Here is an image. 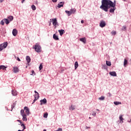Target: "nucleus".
I'll use <instances>...</instances> for the list:
<instances>
[{
	"mask_svg": "<svg viewBox=\"0 0 131 131\" xmlns=\"http://www.w3.org/2000/svg\"><path fill=\"white\" fill-rule=\"evenodd\" d=\"M80 41H82V42H83V43H86V39H85V37H83L80 39Z\"/></svg>",
	"mask_w": 131,
	"mask_h": 131,
	"instance_id": "obj_11",
	"label": "nucleus"
},
{
	"mask_svg": "<svg viewBox=\"0 0 131 131\" xmlns=\"http://www.w3.org/2000/svg\"><path fill=\"white\" fill-rule=\"evenodd\" d=\"M1 25H5V21H4V19L1 21Z\"/></svg>",
	"mask_w": 131,
	"mask_h": 131,
	"instance_id": "obj_38",
	"label": "nucleus"
},
{
	"mask_svg": "<svg viewBox=\"0 0 131 131\" xmlns=\"http://www.w3.org/2000/svg\"><path fill=\"white\" fill-rule=\"evenodd\" d=\"M4 2V0H0V3H2Z\"/></svg>",
	"mask_w": 131,
	"mask_h": 131,
	"instance_id": "obj_51",
	"label": "nucleus"
},
{
	"mask_svg": "<svg viewBox=\"0 0 131 131\" xmlns=\"http://www.w3.org/2000/svg\"><path fill=\"white\" fill-rule=\"evenodd\" d=\"M35 100H38V98H39V94L37 93L35 95L34 97Z\"/></svg>",
	"mask_w": 131,
	"mask_h": 131,
	"instance_id": "obj_22",
	"label": "nucleus"
},
{
	"mask_svg": "<svg viewBox=\"0 0 131 131\" xmlns=\"http://www.w3.org/2000/svg\"><path fill=\"white\" fill-rule=\"evenodd\" d=\"M7 67L5 66H0V70H2V69L3 70H5V69H6Z\"/></svg>",
	"mask_w": 131,
	"mask_h": 131,
	"instance_id": "obj_21",
	"label": "nucleus"
},
{
	"mask_svg": "<svg viewBox=\"0 0 131 131\" xmlns=\"http://www.w3.org/2000/svg\"><path fill=\"white\" fill-rule=\"evenodd\" d=\"M12 94L13 96H17V91L16 90H12Z\"/></svg>",
	"mask_w": 131,
	"mask_h": 131,
	"instance_id": "obj_19",
	"label": "nucleus"
},
{
	"mask_svg": "<svg viewBox=\"0 0 131 131\" xmlns=\"http://www.w3.org/2000/svg\"><path fill=\"white\" fill-rule=\"evenodd\" d=\"M63 6H64V2H60V3L58 4L57 7L58 8H61V7H63Z\"/></svg>",
	"mask_w": 131,
	"mask_h": 131,
	"instance_id": "obj_12",
	"label": "nucleus"
},
{
	"mask_svg": "<svg viewBox=\"0 0 131 131\" xmlns=\"http://www.w3.org/2000/svg\"><path fill=\"white\" fill-rule=\"evenodd\" d=\"M106 64L107 66H111V62H110L109 61H106Z\"/></svg>",
	"mask_w": 131,
	"mask_h": 131,
	"instance_id": "obj_30",
	"label": "nucleus"
},
{
	"mask_svg": "<svg viewBox=\"0 0 131 131\" xmlns=\"http://www.w3.org/2000/svg\"><path fill=\"white\" fill-rule=\"evenodd\" d=\"M43 131H47V130L46 129H44Z\"/></svg>",
	"mask_w": 131,
	"mask_h": 131,
	"instance_id": "obj_54",
	"label": "nucleus"
},
{
	"mask_svg": "<svg viewBox=\"0 0 131 131\" xmlns=\"http://www.w3.org/2000/svg\"><path fill=\"white\" fill-rule=\"evenodd\" d=\"M34 49L37 53H40L41 52V47L39 45L36 44L34 45Z\"/></svg>",
	"mask_w": 131,
	"mask_h": 131,
	"instance_id": "obj_3",
	"label": "nucleus"
},
{
	"mask_svg": "<svg viewBox=\"0 0 131 131\" xmlns=\"http://www.w3.org/2000/svg\"><path fill=\"white\" fill-rule=\"evenodd\" d=\"M15 105L16 104H15V103H13V105H12V106H11L12 109H13V108H14V107H15Z\"/></svg>",
	"mask_w": 131,
	"mask_h": 131,
	"instance_id": "obj_40",
	"label": "nucleus"
},
{
	"mask_svg": "<svg viewBox=\"0 0 131 131\" xmlns=\"http://www.w3.org/2000/svg\"><path fill=\"white\" fill-rule=\"evenodd\" d=\"M26 60L28 63H30V61H31V59L30 58V57L28 56H26Z\"/></svg>",
	"mask_w": 131,
	"mask_h": 131,
	"instance_id": "obj_15",
	"label": "nucleus"
},
{
	"mask_svg": "<svg viewBox=\"0 0 131 131\" xmlns=\"http://www.w3.org/2000/svg\"><path fill=\"white\" fill-rule=\"evenodd\" d=\"M24 111H25V113L27 115H29V108L27 106H25L24 108Z\"/></svg>",
	"mask_w": 131,
	"mask_h": 131,
	"instance_id": "obj_7",
	"label": "nucleus"
},
{
	"mask_svg": "<svg viewBox=\"0 0 131 131\" xmlns=\"http://www.w3.org/2000/svg\"><path fill=\"white\" fill-rule=\"evenodd\" d=\"M12 34L13 36H16L18 34V31L16 29H14L12 31Z\"/></svg>",
	"mask_w": 131,
	"mask_h": 131,
	"instance_id": "obj_9",
	"label": "nucleus"
},
{
	"mask_svg": "<svg viewBox=\"0 0 131 131\" xmlns=\"http://www.w3.org/2000/svg\"><path fill=\"white\" fill-rule=\"evenodd\" d=\"M122 30H123L124 31H125V30H126V27L123 26V27L122 28Z\"/></svg>",
	"mask_w": 131,
	"mask_h": 131,
	"instance_id": "obj_37",
	"label": "nucleus"
},
{
	"mask_svg": "<svg viewBox=\"0 0 131 131\" xmlns=\"http://www.w3.org/2000/svg\"><path fill=\"white\" fill-rule=\"evenodd\" d=\"M75 69L76 70L77 69V67H78V62H77V61H76L75 62Z\"/></svg>",
	"mask_w": 131,
	"mask_h": 131,
	"instance_id": "obj_24",
	"label": "nucleus"
},
{
	"mask_svg": "<svg viewBox=\"0 0 131 131\" xmlns=\"http://www.w3.org/2000/svg\"><path fill=\"white\" fill-rule=\"evenodd\" d=\"M18 131H23V130H18Z\"/></svg>",
	"mask_w": 131,
	"mask_h": 131,
	"instance_id": "obj_55",
	"label": "nucleus"
},
{
	"mask_svg": "<svg viewBox=\"0 0 131 131\" xmlns=\"http://www.w3.org/2000/svg\"><path fill=\"white\" fill-rule=\"evenodd\" d=\"M17 121L18 122H20V123H22V121L20 120H17Z\"/></svg>",
	"mask_w": 131,
	"mask_h": 131,
	"instance_id": "obj_45",
	"label": "nucleus"
},
{
	"mask_svg": "<svg viewBox=\"0 0 131 131\" xmlns=\"http://www.w3.org/2000/svg\"><path fill=\"white\" fill-rule=\"evenodd\" d=\"M92 119V118H91V117H89V119Z\"/></svg>",
	"mask_w": 131,
	"mask_h": 131,
	"instance_id": "obj_53",
	"label": "nucleus"
},
{
	"mask_svg": "<svg viewBox=\"0 0 131 131\" xmlns=\"http://www.w3.org/2000/svg\"><path fill=\"white\" fill-rule=\"evenodd\" d=\"M34 93H35V94H38V93H37V92H36V91H34Z\"/></svg>",
	"mask_w": 131,
	"mask_h": 131,
	"instance_id": "obj_49",
	"label": "nucleus"
},
{
	"mask_svg": "<svg viewBox=\"0 0 131 131\" xmlns=\"http://www.w3.org/2000/svg\"><path fill=\"white\" fill-rule=\"evenodd\" d=\"M96 110H97V111H99V110H98V109H97Z\"/></svg>",
	"mask_w": 131,
	"mask_h": 131,
	"instance_id": "obj_56",
	"label": "nucleus"
},
{
	"mask_svg": "<svg viewBox=\"0 0 131 131\" xmlns=\"http://www.w3.org/2000/svg\"><path fill=\"white\" fill-rule=\"evenodd\" d=\"M40 105L47 104V99L44 98L43 99H41V100H40Z\"/></svg>",
	"mask_w": 131,
	"mask_h": 131,
	"instance_id": "obj_8",
	"label": "nucleus"
},
{
	"mask_svg": "<svg viewBox=\"0 0 131 131\" xmlns=\"http://www.w3.org/2000/svg\"><path fill=\"white\" fill-rule=\"evenodd\" d=\"M31 8L33 11H35L36 10V7H35V6H34V5H32L31 6Z\"/></svg>",
	"mask_w": 131,
	"mask_h": 131,
	"instance_id": "obj_25",
	"label": "nucleus"
},
{
	"mask_svg": "<svg viewBox=\"0 0 131 131\" xmlns=\"http://www.w3.org/2000/svg\"><path fill=\"white\" fill-rule=\"evenodd\" d=\"M43 117H44V118H48V113H45L43 114Z\"/></svg>",
	"mask_w": 131,
	"mask_h": 131,
	"instance_id": "obj_34",
	"label": "nucleus"
},
{
	"mask_svg": "<svg viewBox=\"0 0 131 131\" xmlns=\"http://www.w3.org/2000/svg\"><path fill=\"white\" fill-rule=\"evenodd\" d=\"M21 126L23 127V130L24 131V129H26V127H25V125L24 124H21Z\"/></svg>",
	"mask_w": 131,
	"mask_h": 131,
	"instance_id": "obj_32",
	"label": "nucleus"
},
{
	"mask_svg": "<svg viewBox=\"0 0 131 131\" xmlns=\"http://www.w3.org/2000/svg\"><path fill=\"white\" fill-rule=\"evenodd\" d=\"M50 21H52L53 25L54 26H55V28H56V26L58 25V22L57 21V18L50 19Z\"/></svg>",
	"mask_w": 131,
	"mask_h": 131,
	"instance_id": "obj_4",
	"label": "nucleus"
},
{
	"mask_svg": "<svg viewBox=\"0 0 131 131\" xmlns=\"http://www.w3.org/2000/svg\"><path fill=\"white\" fill-rule=\"evenodd\" d=\"M25 1V0H23V1H21V3L23 4Z\"/></svg>",
	"mask_w": 131,
	"mask_h": 131,
	"instance_id": "obj_48",
	"label": "nucleus"
},
{
	"mask_svg": "<svg viewBox=\"0 0 131 131\" xmlns=\"http://www.w3.org/2000/svg\"><path fill=\"white\" fill-rule=\"evenodd\" d=\"M20 114L23 117V121H27V114H25L24 110H21Z\"/></svg>",
	"mask_w": 131,
	"mask_h": 131,
	"instance_id": "obj_2",
	"label": "nucleus"
},
{
	"mask_svg": "<svg viewBox=\"0 0 131 131\" xmlns=\"http://www.w3.org/2000/svg\"><path fill=\"white\" fill-rule=\"evenodd\" d=\"M8 19L10 22H11V21H13V20H14V17L13 16H10L8 17Z\"/></svg>",
	"mask_w": 131,
	"mask_h": 131,
	"instance_id": "obj_13",
	"label": "nucleus"
},
{
	"mask_svg": "<svg viewBox=\"0 0 131 131\" xmlns=\"http://www.w3.org/2000/svg\"><path fill=\"white\" fill-rule=\"evenodd\" d=\"M85 128H86V129H89V128H90V127L86 126Z\"/></svg>",
	"mask_w": 131,
	"mask_h": 131,
	"instance_id": "obj_46",
	"label": "nucleus"
},
{
	"mask_svg": "<svg viewBox=\"0 0 131 131\" xmlns=\"http://www.w3.org/2000/svg\"><path fill=\"white\" fill-rule=\"evenodd\" d=\"M105 99V97L104 96H101L99 98V100H100L101 101H103Z\"/></svg>",
	"mask_w": 131,
	"mask_h": 131,
	"instance_id": "obj_33",
	"label": "nucleus"
},
{
	"mask_svg": "<svg viewBox=\"0 0 131 131\" xmlns=\"http://www.w3.org/2000/svg\"><path fill=\"white\" fill-rule=\"evenodd\" d=\"M127 64V60L125 59L124 61V66L126 67Z\"/></svg>",
	"mask_w": 131,
	"mask_h": 131,
	"instance_id": "obj_31",
	"label": "nucleus"
},
{
	"mask_svg": "<svg viewBox=\"0 0 131 131\" xmlns=\"http://www.w3.org/2000/svg\"><path fill=\"white\" fill-rule=\"evenodd\" d=\"M103 68H104V69H107V66H103Z\"/></svg>",
	"mask_w": 131,
	"mask_h": 131,
	"instance_id": "obj_42",
	"label": "nucleus"
},
{
	"mask_svg": "<svg viewBox=\"0 0 131 131\" xmlns=\"http://www.w3.org/2000/svg\"><path fill=\"white\" fill-rule=\"evenodd\" d=\"M37 100H35V98L33 100V103H34L35 102V101H36Z\"/></svg>",
	"mask_w": 131,
	"mask_h": 131,
	"instance_id": "obj_50",
	"label": "nucleus"
},
{
	"mask_svg": "<svg viewBox=\"0 0 131 131\" xmlns=\"http://www.w3.org/2000/svg\"><path fill=\"white\" fill-rule=\"evenodd\" d=\"M101 6H100V8L103 10L105 12H108V9H110V13H114V11L116 9V1H114V3L110 0H102Z\"/></svg>",
	"mask_w": 131,
	"mask_h": 131,
	"instance_id": "obj_1",
	"label": "nucleus"
},
{
	"mask_svg": "<svg viewBox=\"0 0 131 131\" xmlns=\"http://www.w3.org/2000/svg\"><path fill=\"white\" fill-rule=\"evenodd\" d=\"M92 115H93V116H96V113H95V112H93V113H92Z\"/></svg>",
	"mask_w": 131,
	"mask_h": 131,
	"instance_id": "obj_41",
	"label": "nucleus"
},
{
	"mask_svg": "<svg viewBox=\"0 0 131 131\" xmlns=\"http://www.w3.org/2000/svg\"><path fill=\"white\" fill-rule=\"evenodd\" d=\"M111 34L112 35H115V34H116V31H113L111 32Z\"/></svg>",
	"mask_w": 131,
	"mask_h": 131,
	"instance_id": "obj_35",
	"label": "nucleus"
},
{
	"mask_svg": "<svg viewBox=\"0 0 131 131\" xmlns=\"http://www.w3.org/2000/svg\"><path fill=\"white\" fill-rule=\"evenodd\" d=\"M124 1H125V0H124Z\"/></svg>",
	"mask_w": 131,
	"mask_h": 131,
	"instance_id": "obj_57",
	"label": "nucleus"
},
{
	"mask_svg": "<svg viewBox=\"0 0 131 131\" xmlns=\"http://www.w3.org/2000/svg\"><path fill=\"white\" fill-rule=\"evenodd\" d=\"M53 38L55 40H59V37L56 34H53Z\"/></svg>",
	"mask_w": 131,
	"mask_h": 131,
	"instance_id": "obj_14",
	"label": "nucleus"
},
{
	"mask_svg": "<svg viewBox=\"0 0 131 131\" xmlns=\"http://www.w3.org/2000/svg\"><path fill=\"white\" fill-rule=\"evenodd\" d=\"M122 116H122V115H120V116H119V119H120V122H121L122 123H123V120H124V119H123V118H122Z\"/></svg>",
	"mask_w": 131,
	"mask_h": 131,
	"instance_id": "obj_18",
	"label": "nucleus"
},
{
	"mask_svg": "<svg viewBox=\"0 0 131 131\" xmlns=\"http://www.w3.org/2000/svg\"><path fill=\"white\" fill-rule=\"evenodd\" d=\"M51 23H50V24H49V26H51Z\"/></svg>",
	"mask_w": 131,
	"mask_h": 131,
	"instance_id": "obj_52",
	"label": "nucleus"
},
{
	"mask_svg": "<svg viewBox=\"0 0 131 131\" xmlns=\"http://www.w3.org/2000/svg\"><path fill=\"white\" fill-rule=\"evenodd\" d=\"M31 72H32V74H31V75H35V72H34L33 70H32Z\"/></svg>",
	"mask_w": 131,
	"mask_h": 131,
	"instance_id": "obj_39",
	"label": "nucleus"
},
{
	"mask_svg": "<svg viewBox=\"0 0 131 131\" xmlns=\"http://www.w3.org/2000/svg\"><path fill=\"white\" fill-rule=\"evenodd\" d=\"M70 110H74L75 109V106L73 105H71L69 108Z\"/></svg>",
	"mask_w": 131,
	"mask_h": 131,
	"instance_id": "obj_26",
	"label": "nucleus"
},
{
	"mask_svg": "<svg viewBox=\"0 0 131 131\" xmlns=\"http://www.w3.org/2000/svg\"><path fill=\"white\" fill-rule=\"evenodd\" d=\"M3 21L6 23V24L8 25L10 23L9 19L8 18H5L3 19Z\"/></svg>",
	"mask_w": 131,
	"mask_h": 131,
	"instance_id": "obj_16",
	"label": "nucleus"
},
{
	"mask_svg": "<svg viewBox=\"0 0 131 131\" xmlns=\"http://www.w3.org/2000/svg\"><path fill=\"white\" fill-rule=\"evenodd\" d=\"M70 11L71 14H74V13L76 12V10L75 9H71Z\"/></svg>",
	"mask_w": 131,
	"mask_h": 131,
	"instance_id": "obj_27",
	"label": "nucleus"
},
{
	"mask_svg": "<svg viewBox=\"0 0 131 131\" xmlns=\"http://www.w3.org/2000/svg\"><path fill=\"white\" fill-rule=\"evenodd\" d=\"M100 27L103 28V27H105L106 26V23L104 20H101L99 24Z\"/></svg>",
	"mask_w": 131,
	"mask_h": 131,
	"instance_id": "obj_5",
	"label": "nucleus"
},
{
	"mask_svg": "<svg viewBox=\"0 0 131 131\" xmlns=\"http://www.w3.org/2000/svg\"><path fill=\"white\" fill-rule=\"evenodd\" d=\"M110 75H112V76H116V72H110Z\"/></svg>",
	"mask_w": 131,
	"mask_h": 131,
	"instance_id": "obj_17",
	"label": "nucleus"
},
{
	"mask_svg": "<svg viewBox=\"0 0 131 131\" xmlns=\"http://www.w3.org/2000/svg\"><path fill=\"white\" fill-rule=\"evenodd\" d=\"M12 71L14 72V73H18V72L20 71V70H19V68L17 67H14L13 68Z\"/></svg>",
	"mask_w": 131,
	"mask_h": 131,
	"instance_id": "obj_6",
	"label": "nucleus"
},
{
	"mask_svg": "<svg viewBox=\"0 0 131 131\" xmlns=\"http://www.w3.org/2000/svg\"><path fill=\"white\" fill-rule=\"evenodd\" d=\"M4 49H5V48H4L3 44H1L0 45V52H1V51H3L4 50Z\"/></svg>",
	"mask_w": 131,
	"mask_h": 131,
	"instance_id": "obj_29",
	"label": "nucleus"
},
{
	"mask_svg": "<svg viewBox=\"0 0 131 131\" xmlns=\"http://www.w3.org/2000/svg\"><path fill=\"white\" fill-rule=\"evenodd\" d=\"M114 104L116 105H121V102L119 101H114Z\"/></svg>",
	"mask_w": 131,
	"mask_h": 131,
	"instance_id": "obj_20",
	"label": "nucleus"
},
{
	"mask_svg": "<svg viewBox=\"0 0 131 131\" xmlns=\"http://www.w3.org/2000/svg\"><path fill=\"white\" fill-rule=\"evenodd\" d=\"M58 32H59L60 35L62 36L65 33V31L64 30H59Z\"/></svg>",
	"mask_w": 131,
	"mask_h": 131,
	"instance_id": "obj_10",
	"label": "nucleus"
},
{
	"mask_svg": "<svg viewBox=\"0 0 131 131\" xmlns=\"http://www.w3.org/2000/svg\"><path fill=\"white\" fill-rule=\"evenodd\" d=\"M66 13L68 14V16H70L71 15V13L70 12V11L66 10Z\"/></svg>",
	"mask_w": 131,
	"mask_h": 131,
	"instance_id": "obj_28",
	"label": "nucleus"
},
{
	"mask_svg": "<svg viewBox=\"0 0 131 131\" xmlns=\"http://www.w3.org/2000/svg\"><path fill=\"white\" fill-rule=\"evenodd\" d=\"M83 23H84L83 20H82L81 21V23H82V24H83Z\"/></svg>",
	"mask_w": 131,
	"mask_h": 131,
	"instance_id": "obj_47",
	"label": "nucleus"
},
{
	"mask_svg": "<svg viewBox=\"0 0 131 131\" xmlns=\"http://www.w3.org/2000/svg\"><path fill=\"white\" fill-rule=\"evenodd\" d=\"M58 0H52L53 3H57Z\"/></svg>",
	"mask_w": 131,
	"mask_h": 131,
	"instance_id": "obj_43",
	"label": "nucleus"
},
{
	"mask_svg": "<svg viewBox=\"0 0 131 131\" xmlns=\"http://www.w3.org/2000/svg\"><path fill=\"white\" fill-rule=\"evenodd\" d=\"M39 70H41V69H42V63L40 64V66L39 67Z\"/></svg>",
	"mask_w": 131,
	"mask_h": 131,
	"instance_id": "obj_36",
	"label": "nucleus"
},
{
	"mask_svg": "<svg viewBox=\"0 0 131 131\" xmlns=\"http://www.w3.org/2000/svg\"><path fill=\"white\" fill-rule=\"evenodd\" d=\"M17 61H18L19 62H20V61H21V60L20 59V58H19V57L17 58Z\"/></svg>",
	"mask_w": 131,
	"mask_h": 131,
	"instance_id": "obj_44",
	"label": "nucleus"
},
{
	"mask_svg": "<svg viewBox=\"0 0 131 131\" xmlns=\"http://www.w3.org/2000/svg\"><path fill=\"white\" fill-rule=\"evenodd\" d=\"M3 46L4 48V49H6V48L8 47V42H4V44H3Z\"/></svg>",
	"mask_w": 131,
	"mask_h": 131,
	"instance_id": "obj_23",
	"label": "nucleus"
}]
</instances>
